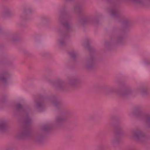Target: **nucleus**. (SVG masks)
I'll return each mask as SVG.
<instances>
[{
	"label": "nucleus",
	"mask_w": 150,
	"mask_h": 150,
	"mask_svg": "<svg viewBox=\"0 0 150 150\" xmlns=\"http://www.w3.org/2000/svg\"><path fill=\"white\" fill-rule=\"evenodd\" d=\"M93 66V60L92 58H89L86 60L85 67L87 69L92 68Z\"/></svg>",
	"instance_id": "nucleus-2"
},
{
	"label": "nucleus",
	"mask_w": 150,
	"mask_h": 150,
	"mask_svg": "<svg viewBox=\"0 0 150 150\" xmlns=\"http://www.w3.org/2000/svg\"><path fill=\"white\" fill-rule=\"evenodd\" d=\"M90 17L89 16L85 17L80 20L79 22L82 24L90 22L91 21Z\"/></svg>",
	"instance_id": "nucleus-6"
},
{
	"label": "nucleus",
	"mask_w": 150,
	"mask_h": 150,
	"mask_svg": "<svg viewBox=\"0 0 150 150\" xmlns=\"http://www.w3.org/2000/svg\"><path fill=\"white\" fill-rule=\"evenodd\" d=\"M74 10L76 12H79L82 8V6L79 4H75L74 6Z\"/></svg>",
	"instance_id": "nucleus-10"
},
{
	"label": "nucleus",
	"mask_w": 150,
	"mask_h": 150,
	"mask_svg": "<svg viewBox=\"0 0 150 150\" xmlns=\"http://www.w3.org/2000/svg\"><path fill=\"white\" fill-rule=\"evenodd\" d=\"M106 11L108 13H110V15L112 17H116L118 16V12L115 9L108 8L107 9Z\"/></svg>",
	"instance_id": "nucleus-3"
},
{
	"label": "nucleus",
	"mask_w": 150,
	"mask_h": 150,
	"mask_svg": "<svg viewBox=\"0 0 150 150\" xmlns=\"http://www.w3.org/2000/svg\"><path fill=\"white\" fill-rule=\"evenodd\" d=\"M115 44L117 45H122L124 44L125 42L123 38L122 37H118L114 42Z\"/></svg>",
	"instance_id": "nucleus-5"
},
{
	"label": "nucleus",
	"mask_w": 150,
	"mask_h": 150,
	"mask_svg": "<svg viewBox=\"0 0 150 150\" xmlns=\"http://www.w3.org/2000/svg\"><path fill=\"white\" fill-rule=\"evenodd\" d=\"M81 81V80L79 78L76 77L71 81L69 83L71 86L75 87L79 84L80 83Z\"/></svg>",
	"instance_id": "nucleus-4"
},
{
	"label": "nucleus",
	"mask_w": 150,
	"mask_h": 150,
	"mask_svg": "<svg viewBox=\"0 0 150 150\" xmlns=\"http://www.w3.org/2000/svg\"><path fill=\"white\" fill-rule=\"evenodd\" d=\"M6 127V123L4 122H0V130L4 129Z\"/></svg>",
	"instance_id": "nucleus-13"
},
{
	"label": "nucleus",
	"mask_w": 150,
	"mask_h": 150,
	"mask_svg": "<svg viewBox=\"0 0 150 150\" xmlns=\"http://www.w3.org/2000/svg\"><path fill=\"white\" fill-rule=\"evenodd\" d=\"M132 91V90L131 89L129 88L126 90L125 91V94H129L131 93Z\"/></svg>",
	"instance_id": "nucleus-17"
},
{
	"label": "nucleus",
	"mask_w": 150,
	"mask_h": 150,
	"mask_svg": "<svg viewBox=\"0 0 150 150\" xmlns=\"http://www.w3.org/2000/svg\"><path fill=\"white\" fill-rule=\"evenodd\" d=\"M133 136L137 141L142 142L145 139V134L139 129H136L132 132Z\"/></svg>",
	"instance_id": "nucleus-1"
},
{
	"label": "nucleus",
	"mask_w": 150,
	"mask_h": 150,
	"mask_svg": "<svg viewBox=\"0 0 150 150\" xmlns=\"http://www.w3.org/2000/svg\"><path fill=\"white\" fill-rule=\"evenodd\" d=\"M70 117V113L69 112H66V118H68Z\"/></svg>",
	"instance_id": "nucleus-18"
},
{
	"label": "nucleus",
	"mask_w": 150,
	"mask_h": 150,
	"mask_svg": "<svg viewBox=\"0 0 150 150\" xmlns=\"http://www.w3.org/2000/svg\"><path fill=\"white\" fill-rule=\"evenodd\" d=\"M138 91L142 94L144 95L147 93L148 90L146 87H141L139 88Z\"/></svg>",
	"instance_id": "nucleus-9"
},
{
	"label": "nucleus",
	"mask_w": 150,
	"mask_h": 150,
	"mask_svg": "<svg viewBox=\"0 0 150 150\" xmlns=\"http://www.w3.org/2000/svg\"><path fill=\"white\" fill-rule=\"evenodd\" d=\"M72 30L71 24L66 22V33L71 32Z\"/></svg>",
	"instance_id": "nucleus-8"
},
{
	"label": "nucleus",
	"mask_w": 150,
	"mask_h": 150,
	"mask_svg": "<svg viewBox=\"0 0 150 150\" xmlns=\"http://www.w3.org/2000/svg\"><path fill=\"white\" fill-rule=\"evenodd\" d=\"M120 138L116 135L112 139L111 142L113 144H115L118 143L120 141Z\"/></svg>",
	"instance_id": "nucleus-7"
},
{
	"label": "nucleus",
	"mask_w": 150,
	"mask_h": 150,
	"mask_svg": "<svg viewBox=\"0 0 150 150\" xmlns=\"http://www.w3.org/2000/svg\"><path fill=\"white\" fill-rule=\"evenodd\" d=\"M7 76L8 75L7 74H5L1 76L0 78V80L3 81H5L7 79Z\"/></svg>",
	"instance_id": "nucleus-15"
},
{
	"label": "nucleus",
	"mask_w": 150,
	"mask_h": 150,
	"mask_svg": "<svg viewBox=\"0 0 150 150\" xmlns=\"http://www.w3.org/2000/svg\"><path fill=\"white\" fill-rule=\"evenodd\" d=\"M65 35H62L59 40V42L61 45H63L65 43Z\"/></svg>",
	"instance_id": "nucleus-11"
},
{
	"label": "nucleus",
	"mask_w": 150,
	"mask_h": 150,
	"mask_svg": "<svg viewBox=\"0 0 150 150\" xmlns=\"http://www.w3.org/2000/svg\"><path fill=\"white\" fill-rule=\"evenodd\" d=\"M146 122L147 126L150 124V117H148L146 120Z\"/></svg>",
	"instance_id": "nucleus-16"
},
{
	"label": "nucleus",
	"mask_w": 150,
	"mask_h": 150,
	"mask_svg": "<svg viewBox=\"0 0 150 150\" xmlns=\"http://www.w3.org/2000/svg\"><path fill=\"white\" fill-rule=\"evenodd\" d=\"M140 107H136L133 110V113L136 115H137L140 112Z\"/></svg>",
	"instance_id": "nucleus-12"
},
{
	"label": "nucleus",
	"mask_w": 150,
	"mask_h": 150,
	"mask_svg": "<svg viewBox=\"0 0 150 150\" xmlns=\"http://www.w3.org/2000/svg\"><path fill=\"white\" fill-rule=\"evenodd\" d=\"M23 108V106L20 104H18L17 105V108L18 109H22Z\"/></svg>",
	"instance_id": "nucleus-19"
},
{
	"label": "nucleus",
	"mask_w": 150,
	"mask_h": 150,
	"mask_svg": "<svg viewBox=\"0 0 150 150\" xmlns=\"http://www.w3.org/2000/svg\"><path fill=\"white\" fill-rule=\"evenodd\" d=\"M37 105H38V106L40 107L41 106V104L40 103H39Z\"/></svg>",
	"instance_id": "nucleus-20"
},
{
	"label": "nucleus",
	"mask_w": 150,
	"mask_h": 150,
	"mask_svg": "<svg viewBox=\"0 0 150 150\" xmlns=\"http://www.w3.org/2000/svg\"><path fill=\"white\" fill-rule=\"evenodd\" d=\"M68 54L74 59H75L77 55V54L74 51L70 52L68 53Z\"/></svg>",
	"instance_id": "nucleus-14"
}]
</instances>
